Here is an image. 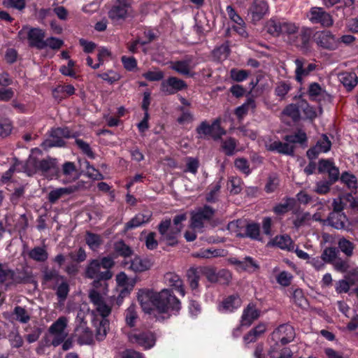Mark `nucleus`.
<instances>
[{"label": "nucleus", "instance_id": "nucleus-1", "mask_svg": "<svg viewBox=\"0 0 358 358\" xmlns=\"http://www.w3.org/2000/svg\"><path fill=\"white\" fill-rule=\"evenodd\" d=\"M138 299L144 312L150 313L155 307L161 313H174L180 309V302L169 289L160 292L143 289L138 291Z\"/></svg>", "mask_w": 358, "mask_h": 358}, {"label": "nucleus", "instance_id": "nucleus-2", "mask_svg": "<svg viewBox=\"0 0 358 358\" xmlns=\"http://www.w3.org/2000/svg\"><path fill=\"white\" fill-rule=\"evenodd\" d=\"M93 287L94 289L90 291L89 297L94 306L95 312L101 317H108L110 314L111 308L105 301L107 284L105 281L94 280Z\"/></svg>", "mask_w": 358, "mask_h": 358}, {"label": "nucleus", "instance_id": "nucleus-3", "mask_svg": "<svg viewBox=\"0 0 358 358\" xmlns=\"http://www.w3.org/2000/svg\"><path fill=\"white\" fill-rule=\"evenodd\" d=\"M296 334L294 327L289 324H283L278 327L271 336V349L269 355L275 357V351L280 350L282 345L292 342L295 338Z\"/></svg>", "mask_w": 358, "mask_h": 358}, {"label": "nucleus", "instance_id": "nucleus-4", "mask_svg": "<svg viewBox=\"0 0 358 358\" xmlns=\"http://www.w3.org/2000/svg\"><path fill=\"white\" fill-rule=\"evenodd\" d=\"M264 29L273 37H282L287 39V36L296 32L298 26L292 22L284 19L271 17L266 21Z\"/></svg>", "mask_w": 358, "mask_h": 358}, {"label": "nucleus", "instance_id": "nucleus-5", "mask_svg": "<svg viewBox=\"0 0 358 358\" xmlns=\"http://www.w3.org/2000/svg\"><path fill=\"white\" fill-rule=\"evenodd\" d=\"M313 37V31L310 28L302 27L298 29L296 32L287 36L286 41L287 43L293 46H295L303 52H308L310 51L312 38Z\"/></svg>", "mask_w": 358, "mask_h": 358}, {"label": "nucleus", "instance_id": "nucleus-6", "mask_svg": "<svg viewBox=\"0 0 358 358\" xmlns=\"http://www.w3.org/2000/svg\"><path fill=\"white\" fill-rule=\"evenodd\" d=\"M132 13L131 0H116L108 12V17L113 23H120L131 17Z\"/></svg>", "mask_w": 358, "mask_h": 358}, {"label": "nucleus", "instance_id": "nucleus-7", "mask_svg": "<svg viewBox=\"0 0 358 358\" xmlns=\"http://www.w3.org/2000/svg\"><path fill=\"white\" fill-rule=\"evenodd\" d=\"M197 134L202 136H209L214 141H218L222 136L226 134V131L221 127V120L220 118L214 120L211 124H209L206 120L202 121L196 128Z\"/></svg>", "mask_w": 358, "mask_h": 358}, {"label": "nucleus", "instance_id": "nucleus-8", "mask_svg": "<svg viewBox=\"0 0 358 358\" xmlns=\"http://www.w3.org/2000/svg\"><path fill=\"white\" fill-rule=\"evenodd\" d=\"M69 323L67 317H59L53 322L49 328V332L52 336V344L54 346H58L63 343L68 336L66 328Z\"/></svg>", "mask_w": 358, "mask_h": 358}, {"label": "nucleus", "instance_id": "nucleus-9", "mask_svg": "<svg viewBox=\"0 0 358 358\" xmlns=\"http://www.w3.org/2000/svg\"><path fill=\"white\" fill-rule=\"evenodd\" d=\"M129 341L135 345H138L145 350L152 348L155 344V337L150 331H133L128 336Z\"/></svg>", "mask_w": 358, "mask_h": 358}, {"label": "nucleus", "instance_id": "nucleus-10", "mask_svg": "<svg viewBox=\"0 0 358 358\" xmlns=\"http://www.w3.org/2000/svg\"><path fill=\"white\" fill-rule=\"evenodd\" d=\"M187 88V83L176 76L169 77L167 79L162 80L160 85V90L167 95L175 94Z\"/></svg>", "mask_w": 358, "mask_h": 358}, {"label": "nucleus", "instance_id": "nucleus-11", "mask_svg": "<svg viewBox=\"0 0 358 358\" xmlns=\"http://www.w3.org/2000/svg\"><path fill=\"white\" fill-rule=\"evenodd\" d=\"M313 37L320 48L329 50H334L338 48V41L330 31H317Z\"/></svg>", "mask_w": 358, "mask_h": 358}, {"label": "nucleus", "instance_id": "nucleus-12", "mask_svg": "<svg viewBox=\"0 0 358 358\" xmlns=\"http://www.w3.org/2000/svg\"><path fill=\"white\" fill-rule=\"evenodd\" d=\"M308 17L312 23L320 24L324 27H330L334 24L332 16L325 11L323 8H311Z\"/></svg>", "mask_w": 358, "mask_h": 358}, {"label": "nucleus", "instance_id": "nucleus-13", "mask_svg": "<svg viewBox=\"0 0 358 358\" xmlns=\"http://www.w3.org/2000/svg\"><path fill=\"white\" fill-rule=\"evenodd\" d=\"M346 195L343 197L339 196L334 199L332 202L333 211L327 217L328 224H345L347 220L346 216L343 213L345 203L342 201L343 198L345 199Z\"/></svg>", "mask_w": 358, "mask_h": 358}, {"label": "nucleus", "instance_id": "nucleus-14", "mask_svg": "<svg viewBox=\"0 0 358 358\" xmlns=\"http://www.w3.org/2000/svg\"><path fill=\"white\" fill-rule=\"evenodd\" d=\"M50 136L52 138L46 141L48 146L61 148L66 145L63 138H70L72 137V135L68 127H57L51 129Z\"/></svg>", "mask_w": 358, "mask_h": 358}, {"label": "nucleus", "instance_id": "nucleus-15", "mask_svg": "<svg viewBox=\"0 0 358 358\" xmlns=\"http://www.w3.org/2000/svg\"><path fill=\"white\" fill-rule=\"evenodd\" d=\"M159 231L162 241L167 245H174L178 243V237L180 233L178 225H159Z\"/></svg>", "mask_w": 358, "mask_h": 358}, {"label": "nucleus", "instance_id": "nucleus-16", "mask_svg": "<svg viewBox=\"0 0 358 358\" xmlns=\"http://www.w3.org/2000/svg\"><path fill=\"white\" fill-rule=\"evenodd\" d=\"M101 263L99 259L92 260L86 269V275L90 278L106 280L112 277V273L109 270L101 271Z\"/></svg>", "mask_w": 358, "mask_h": 358}, {"label": "nucleus", "instance_id": "nucleus-17", "mask_svg": "<svg viewBox=\"0 0 358 358\" xmlns=\"http://www.w3.org/2000/svg\"><path fill=\"white\" fill-rule=\"evenodd\" d=\"M36 167L44 173L50 175L51 178H59L61 176L60 168L56 159H43L36 163Z\"/></svg>", "mask_w": 358, "mask_h": 358}, {"label": "nucleus", "instance_id": "nucleus-18", "mask_svg": "<svg viewBox=\"0 0 358 358\" xmlns=\"http://www.w3.org/2000/svg\"><path fill=\"white\" fill-rule=\"evenodd\" d=\"M229 230H234L237 236H247L254 239L260 240V230L259 225H227Z\"/></svg>", "mask_w": 358, "mask_h": 358}, {"label": "nucleus", "instance_id": "nucleus-19", "mask_svg": "<svg viewBox=\"0 0 358 358\" xmlns=\"http://www.w3.org/2000/svg\"><path fill=\"white\" fill-rule=\"evenodd\" d=\"M268 10V5L265 0H254L249 8L248 15L255 23L262 20Z\"/></svg>", "mask_w": 358, "mask_h": 358}, {"label": "nucleus", "instance_id": "nucleus-20", "mask_svg": "<svg viewBox=\"0 0 358 358\" xmlns=\"http://www.w3.org/2000/svg\"><path fill=\"white\" fill-rule=\"evenodd\" d=\"M215 214V210L208 205L198 208L191 212L190 224H203V221H210Z\"/></svg>", "mask_w": 358, "mask_h": 358}, {"label": "nucleus", "instance_id": "nucleus-21", "mask_svg": "<svg viewBox=\"0 0 358 358\" xmlns=\"http://www.w3.org/2000/svg\"><path fill=\"white\" fill-rule=\"evenodd\" d=\"M45 31L40 28L31 27L27 32V39L30 47L36 48L38 50L45 48Z\"/></svg>", "mask_w": 358, "mask_h": 358}, {"label": "nucleus", "instance_id": "nucleus-22", "mask_svg": "<svg viewBox=\"0 0 358 358\" xmlns=\"http://www.w3.org/2000/svg\"><path fill=\"white\" fill-rule=\"evenodd\" d=\"M124 266L135 273H141L149 270L152 266V262L148 259L136 256L129 261H125Z\"/></svg>", "mask_w": 358, "mask_h": 358}, {"label": "nucleus", "instance_id": "nucleus-23", "mask_svg": "<svg viewBox=\"0 0 358 358\" xmlns=\"http://www.w3.org/2000/svg\"><path fill=\"white\" fill-rule=\"evenodd\" d=\"M317 170L319 173H327L328 178L333 179V181H337L339 178V170L331 159H320Z\"/></svg>", "mask_w": 358, "mask_h": 358}, {"label": "nucleus", "instance_id": "nucleus-24", "mask_svg": "<svg viewBox=\"0 0 358 358\" xmlns=\"http://www.w3.org/2000/svg\"><path fill=\"white\" fill-rule=\"evenodd\" d=\"M242 300L238 294H232L225 298L218 306L222 313H230L241 307Z\"/></svg>", "mask_w": 358, "mask_h": 358}, {"label": "nucleus", "instance_id": "nucleus-25", "mask_svg": "<svg viewBox=\"0 0 358 358\" xmlns=\"http://www.w3.org/2000/svg\"><path fill=\"white\" fill-rule=\"evenodd\" d=\"M260 316V310L253 303H249L243 310L241 327H248Z\"/></svg>", "mask_w": 358, "mask_h": 358}, {"label": "nucleus", "instance_id": "nucleus-26", "mask_svg": "<svg viewBox=\"0 0 358 358\" xmlns=\"http://www.w3.org/2000/svg\"><path fill=\"white\" fill-rule=\"evenodd\" d=\"M80 190L78 185L56 188L48 193L47 199L50 203L55 204L64 196L69 195Z\"/></svg>", "mask_w": 358, "mask_h": 358}, {"label": "nucleus", "instance_id": "nucleus-27", "mask_svg": "<svg viewBox=\"0 0 358 358\" xmlns=\"http://www.w3.org/2000/svg\"><path fill=\"white\" fill-rule=\"evenodd\" d=\"M74 336L80 345H90L93 342V334L85 322H81L76 328Z\"/></svg>", "mask_w": 358, "mask_h": 358}, {"label": "nucleus", "instance_id": "nucleus-28", "mask_svg": "<svg viewBox=\"0 0 358 358\" xmlns=\"http://www.w3.org/2000/svg\"><path fill=\"white\" fill-rule=\"evenodd\" d=\"M192 57L187 55L184 59L171 62V69L178 73L187 77H193L194 73L191 72L190 64Z\"/></svg>", "mask_w": 358, "mask_h": 358}, {"label": "nucleus", "instance_id": "nucleus-29", "mask_svg": "<svg viewBox=\"0 0 358 358\" xmlns=\"http://www.w3.org/2000/svg\"><path fill=\"white\" fill-rule=\"evenodd\" d=\"M282 203L276 204L273 212L277 216H282L289 211H293L296 206V200L293 197L285 196Z\"/></svg>", "mask_w": 358, "mask_h": 358}, {"label": "nucleus", "instance_id": "nucleus-30", "mask_svg": "<svg viewBox=\"0 0 358 358\" xmlns=\"http://www.w3.org/2000/svg\"><path fill=\"white\" fill-rule=\"evenodd\" d=\"M164 279L168 286L171 287L181 296H185V291L183 282L178 275L175 273L169 272L164 275Z\"/></svg>", "mask_w": 358, "mask_h": 358}, {"label": "nucleus", "instance_id": "nucleus-31", "mask_svg": "<svg viewBox=\"0 0 358 358\" xmlns=\"http://www.w3.org/2000/svg\"><path fill=\"white\" fill-rule=\"evenodd\" d=\"M267 150L272 152L276 151L285 155L294 156L295 148L294 145H290L287 142L282 143L280 141H275L267 147Z\"/></svg>", "mask_w": 358, "mask_h": 358}, {"label": "nucleus", "instance_id": "nucleus-32", "mask_svg": "<svg viewBox=\"0 0 358 358\" xmlns=\"http://www.w3.org/2000/svg\"><path fill=\"white\" fill-rule=\"evenodd\" d=\"M94 325L96 327V337L99 341L103 340L109 329V321L106 317H101V320L94 318Z\"/></svg>", "mask_w": 358, "mask_h": 358}, {"label": "nucleus", "instance_id": "nucleus-33", "mask_svg": "<svg viewBox=\"0 0 358 358\" xmlns=\"http://www.w3.org/2000/svg\"><path fill=\"white\" fill-rule=\"evenodd\" d=\"M296 80L301 84L303 81V77L307 76L310 72L313 71L316 69V64L313 63H309L306 67H303L302 62L299 59L296 60Z\"/></svg>", "mask_w": 358, "mask_h": 358}, {"label": "nucleus", "instance_id": "nucleus-34", "mask_svg": "<svg viewBox=\"0 0 358 358\" xmlns=\"http://www.w3.org/2000/svg\"><path fill=\"white\" fill-rule=\"evenodd\" d=\"M338 78L348 91H351L358 83V78L354 72L341 73L338 75Z\"/></svg>", "mask_w": 358, "mask_h": 358}, {"label": "nucleus", "instance_id": "nucleus-35", "mask_svg": "<svg viewBox=\"0 0 358 358\" xmlns=\"http://www.w3.org/2000/svg\"><path fill=\"white\" fill-rule=\"evenodd\" d=\"M301 107L299 101L296 103L287 105L282 111L283 115L290 117L294 122H298L301 120Z\"/></svg>", "mask_w": 358, "mask_h": 358}, {"label": "nucleus", "instance_id": "nucleus-36", "mask_svg": "<svg viewBox=\"0 0 358 358\" xmlns=\"http://www.w3.org/2000/svg\"><path fill=\"white\" fill-rule=\"evenodd\" d=\"M283 139L289 143H299L302 147L306 146L308 143L306 133L301 129H299L294 134L285 135Z\"/></svg>", "mask_w": 358, "mask_h": 358}, {"label": "nucleus", "instance_id": "nucleus-37", "mask_svg": "<svg viewBox=\"0 0 358 358\" xmlns=\"http://www.w3.org/2000/svg\"><path fill=\"white\" fill-rule=\"evenodd\" d=\"M256 108V102L252 96H248L246 101L241 106L235 109L234 114L241 119L249 111V109H255Z\"/></svg>", "mask_w": 358, "mask_h": 358}, {"label": "nucleus", "instance_id": "nucleus-38", "mask_svg": "<svg viewBox=\"0 0 358 358\" xmlns=\"http://www.w3.org/2000/svg\"><path fill=\"white\" fill-rule=\"evenodd\" d=\"M268 244L276 245L283 250H291L294 249V244L292 239L289 236L285 235L275 237Z\"/></svg>", "mask_w": 358, "mask_h": 358}, {"label": "nucleus", "instance_id": "nucleus-39", "mask_svg": "<svg viewBox=\"0 0 358 358\" xmlns=\"http://www.w3.org/2000/svg\"><path fill=\"white\" fill-rule=\"evenodd\" d=\"M231 262L233 264L238 265L240 268L249 272H254L259 268L256 262L250 257L244 258L242 261L235 259Z\"/></svg>", "mask_w": 358, "mask_h": 358}, {"label": "nucleus", "instance_id": "nucleus-40", "mask_svg": "<svg viewBox=\"0 0 358 358\" xmlns=\"http://www.w3.org/2000/svg\"><path fill=\"white\" fill-rule=\"evenodd\" d=\"M116 281L117 284L123 288V290L121 291L122 293L124 292L129 293L133 289L135 285V280H130L123 272L117 275Z\"/></svg>", "mask_w": 358, "mask_h": 358}, {"label": "nucleus", "instance_id": "nucleus-41", "mask_svg": "<svg viewBox=\"0 0 358 358\" xmlns=\"http://www.w3.org/2000/svg\"><path fill=\"white\" fill-rule=\"evenodd\" d=\"M322 1L327 8L336 6L337 10L341 9L343 11L345 8L353 5L355 0H322Z\"/></svg>", "mask_w": 358, "mask_h": 358}, {"label": "nucleus", "instance_id": "nucleus-42", "mask_svg": "<svg viewBox=\"0 0 358 358\" xmlns=\"http://www.w3.org/2000/svg\"><path fill=\"white\" fill-rule=\"evenodd\" d=\"M236 145V140L233 137H229L226 140L222 141L221 148L227 156H232L235 153Z\"/></svg>", "mask_w": 358, "mask_h": 358}, {"label": "nucleus", "instance_id": "nucleus-43", "mask_svg": "<svg viewBox=\"0 0 358 358\" xmlns=\"http://www.w3.org/2000/svg\"><path fill=\"white\" fill-rule=\"evenodd\" d=\"M336 181L328 178V180H320L316 182L315 192L318 194L324 195L330 191L331 186Z\"/></svg>", "mask_w": 358, "mask_h": 358}, {"label": "nucleus", "instance_id": "nucleus-44", "mask_svg": "<svg viewBox=\"0 0 358 358\" xmlns=\"http://www.w3.org/2000/svg\"><path fill=\"white\" fill-rule=\"evenodd\" d=\"M230 52L231 50L228 42H226L215 48L213 54L214 57L219 60H224L229 57Z\"/></svg>", "mask_w": 358, "mask_h": 358}, {"label": "nucleus", "instance_id": "nucleus-45", "mask_svg": "<svg viewBox=\"0 0 358 358\" xmlns=\"http://www.w3.org/2000/svg\"><path fill=\"white\" fill-rule=\"evenodd\" d=\"M30 258L38 262H44L48 259V252L44 248L36 247L29 252Z\"/></svg>", "mask_w": 358, "mask_h": 358}, {"label": "nucleus", "instance_id": "nucleus-46", "mask_svg": "<svg viewBox=\"0 0 358 358\" xmlns=\"http://www.w3.org/2000/svg\"><path fill=\"white\" fill-rule=\"evenodd\" d=\"M75 143L84 155H85L90 159H95L96 155L92 151L88 143L85 142L83 139L76 138L75 141Z\"/></svg>", "mask_w": 358, "mask_h": 358}, {"label": "nucleus", "instance_id": "nucleus-47", "mask_svg": "<svg viewBox=\"0 0 358 358\" xmlns=\"http://www.w3.org/2000/svg\"><path fill=\"white\" fill-rule=\"evenodd\" d=\"M299 106L301 110H303L306 117L310 120L315 119L317 113L313 107L310 106L308 101L305 99H300Z\"/></svg>", "mask_w": 358, "mask_h": 358}, {"label": "nucleus", "instance_id": "nucleus-48", "mask_svg": "<svg viewBox=\"0 0 358 358\" xmlns=\"http://www.w3.org/2000/svg\"><path fill=\"white\" fill-rule=\"evenodd\" d=\"M230 78L236 82L240 83L246 80L249 75L250 72L248 70L245 69H238L236 68H233L230 70Z\"/></svg>", "mask_w": 358, "mask_h": 358}, {"label": "nucleus", "instance_id": "nucleus-49", "mask_svg": "<svg viewBox=\"0 0 358 358\" xmlns=\"http://www.w3.org/2000/svg\"><path fill=\"white\" fill-rule=\"evenodd\" d=\"M292 301L296 306L301 308H306L308 307V301L301 289H296L293 291Z\"/></svg>", "mask_w": 358, "mask_h": 358}, {"label": "nucleus", "instance_id": "nucleus-50", "mask_svg": "<svg viewBox=\"0 0 358 358\" xmlns=\"http://www.w3.org/2000/svg\"><path fill=\"white\" fill-rule=\"evenodd\" d=\"M13 315L15 320L21 323H27L30 320L29 313L20 306L15 308Z\"/></svg>", "mask_w": 358, "mask_h": 358}, {"label": "nucleus", "instance_id": "nucleus-51", "mask_svg": "<svg viewBox=\"0 0 358 358\" xmlns=\"http://www.w3.org/2000/svg\"><path fill=\"white\" fill-rule=\"evenodd\" d=\"M338 247L348 257H351L355 248L354 244L345 238H341L338 241Z\"/></svg>", "mask_w": 358, "mask_h": 358}, {"label": "nucleus", "instance_id": "nucleus-52", "mask_svg": "<svg viewBox=\"0 0 358 358\" xmlns=\"http://www.w3.org/2000/svg\"><path fill=\"white\" fill-rule=\"evenodd\" d=\"M121 62L124 68L127 71L133 72L137 69V60L133 56L127 57L124 55L121 57Z\"/></svg>", "mask_w": 358, "mask_h": 358}, {"label": "nucleus", "instance_id": "nucleus-53", "mask_svg": "<svg viewBox=\"0 0 358 358\" xmlns=\"http://www.w3.org/2000/svg\"><path fill=\"white\" fill-rule=\"evenodd\" d=\"M338 250L336 248H327L322 254V259L324 262L332 263L337 257Z\"/></svg>", "mask_w": 358, "mask_h": 358}, {"label": "nucleus", "instance_id": "nucleus-54", "mask_svg": "<svg viewBox=\"0 0 358 358\" xmlns=\"http://www.w3.org/2000/svg\"><path fill=\"white\" fill-rule=\"evenodd\" d=\"M341 180L342 182L345 184L349 189H356L357 187L356 177L348 172L342 173Z\"/></svg>", "mask_w": 358, "mask_h": 358}, {"label": "nucleus", "instance_id": "nucleus-55", "mask_svg": "<svg viewBox=\"0 0 358 358\" xmlns=\"http://www.w3.org/2000/svg\"><path fill=\"white\" fill-rule=\"evenodd\" d=\"M142 76L148 81L155 82L162 80L164 77V73L161 70L157 71H148L143 73Z\"/></svg>", "mask_w": 358, "mask_h": 358}, {"label": "nucleus", "instance_id": "nucleus-56", "mask_svg": "<svg viewBox=\"0 0 358 358\" xmlns=\"http://www.w3.org/2000/svg\"><path fill=\"white\" fill-rule=\"evenodd\" d=\"M226 10L229 15V19L234 22L236 25L245 24L243 19L236 12L231 5L227 6Z\"/></svg>", "mask_w": 358, "mask_h": 358}, {"label": "nucleus", "instance_id": "nucleus-57", "mask_svg": "<svg viewBox=\"0 0 358 358\" xmlns=\"http://www.w3.org/2000/svg\"><path fill=\"white\" fill-rule=\"evenodd\" d=\"M98 77L106 81L109 84H113L120 79V76L112 70L108 72L99 73Z\"/></svg>", "mask_w": 358, "mask_h": 358}, {"label": "nucleus", "instance_id": "nucleus-58", "mask_svg": "<svg viewBox=\"0 0 358 358\" xmlns=\"http://www.w3.org/2000/svg\"><path fill=\"white\" fill-rule=\"evenodd\" d=\"M115 250L120 255L125 257H129L132 254L131 249L123 241H118L115 244Z\"/></svg>", "mask_w": 358, "mask_h": 358}, {"label": "nucleus", "instance_id": "nucleus-59", "mask_svg": "<svg viewBox=\"0 0 358 358\" xmlns=\"http://www.w3.org/2000/svg\"><path fill=\"white\" fill-rule=\"evenodd\" d=\"M199 167V161L197 158L187 157L186 158V170L185 171L196 174Z\"/></svg>", "mask_w": 358, "mask_h": 358}, {"label": "nucleus", "instance_id": "nucleus-60", "mask_svg": "<svg viewBox=\"0 0 358 358\" xmlns=\"http://www.w3.org/2000/svg\"><path fill=\"white\" fill-rule=\"evenodd\" d=\"M235 167L242 173L249 175L251 171L248 160L245 158H238L234 162Z\"/></svg>", "mask_w": 358, "mask_h": 358}, {"label": "nucleus", "instance_id": "nucleus-61", "mask_svg": "<svg viewBox=\"0 0 358 358\" xmlns=\"http://www.w3.org/2000/svg\"><path fill=\"white\" fill-rule=\"evenodd\" d=\"M187 278L191 289L196 292L199 288V275L195 270H191L188 272Z\"/></svg>", "mask_w": 358, "mask_h": 358}, {"label": "nucleus", "instance_id": "nucleus-62", "mask_svg": "<svg viewBox=\"0 0 358 358\" xmlns=\"http://www.w3.org/2000/svg\"><path fill=\"white\" fill-rule=\"evenodd\" d=\"M229 183L231 185L230 192L233 194H238L242 190L241 183L242 180L238 177H232L229 180Z\"/></svg>", "mask_w": 358, "mask_h": 358}, {"label": "nucleus", "instance_id": "nucleus-63", "mask_svg": "<svg viewBox=\"0 0 358 358\" xmlns=\"http://www.w3.org/2000/svg\"><path fill=\"white\" fill-rule=\"evenodd\" d=\"M75 87L72 85H63L57 86L55 90V92L61 93L64 96H69L75 94Z\"/></svg>", "mask_w": 358, "mask_h": 358}, {"label": "nucleus", "instance_id": "nucleus-64", "mask_svg": "<svg viewBox=\"0 0 358 358\" xmlns=\"http://www.w3.org/2000/svg\"><path fill=\"white\" fill-rule=\"evenodd\" d=\"M326 358H349L347 355L343 352L338 351L331 348H326L324 350Z\"/></svg>", "mask_w": 358, "mask_h": 358}]
</instances>
